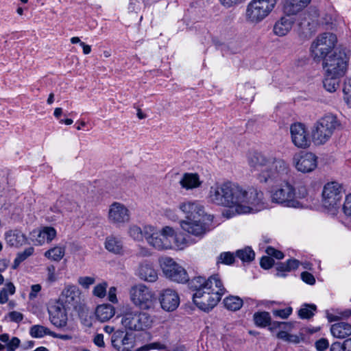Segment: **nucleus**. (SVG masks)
<instances>
[{"label": "nucleus", "mask_w": 351, "mask_h": 351, "mask_svg": "<svg viewBox=\"0 0 351 351\" xmlns=\"http://www.w3.org/2000/svg\"><path fill=\"white\" fill-rule=\"evenodd\" d=\"M41 290V286L39 284L33 285L31 287V291L29 294V299L32 300L36 298L37 293Z\"/></svg>", "instance_id": "nucleus-61"}, {"label": "nucleus", "mask_w": 351, "mask_h": 351, "mask_svg": "<svg viewBox=\"0 0 351 351\" xmlns=\"http://www.w3.org/2000/svg\"><path fill=\"white\" fill-rule=\"evenodd\" d=\"M292 313V308L288 307L283 309H278L273 311V315L282 319L287 318Z\"/></svg>", "instance_id": "nucleus-50"}, {"label": "nucleus", "mask_w": 351, "mask_h": 351, "mask_svg": "<svg viewBox=\"0 0 351 351\" xmlns=\"http://www.w3.org/2000/svg\"><path fill=\"white\" fill-rule=\"evenodd\" d=\"M9 317L12 322L19 323L23 319V315L18 311H12L9 313Z\"/></svg>", "instance_id": "nucleus-59"}, {"label": "nucleus", "mask_w": 351, "mask_h": 351, "mask_svg": "<svg viewBox=\"0 0 351 351\" xmlns=\"http://www.w3.org/2000/svg\"><path fill=\"white\" fill-rule=\"evenodd\" d=\"M340 315L339 317L337 316H332L329 317L330 321H335L337 320L339 318H348L351 316V309H346L345 311H343L339 313Z\"/></svg>", "instance_id": "nucleus-60"}, {"label": "nucleus", "mask_w": 351, "mask_h": 351, "mask_svg": "<svg viewBox=\"0 0 351 351\" xmlns=\"http://www.w3.org/2000/svg\"><path fill=\"white\" fill-rule=\"evenodd\" d=\"M116 291H117V289L114 287H110L109 289V291H108V299L112 303L117 302Z\"/></svg>", "instance_id": "nucleus-63"}, {"label": "nucleus", "mask_w": 351, "mask_h": 351, "mask_svg": "<svg viewBox=\"0 0 351 351\" xmlns=\"http://www.w3.org/2000/svg\"><path fill=\"white\" fill-rule=\"evenodd\" d=\"M178 208L185 215V219L180 221L182 229L195 237L202 238L208 230L205 221L213 220L205 213L204 205L197 200L185 201L180 203Z\"/></svg>", "instance_id": "nucleus-3"}, {"label": "nucleus", "mask_w": 351, "mask_h": 351, "mask_svg": "<svg viewBox=\"0 0 351 351\" xmlns=\"http://www.w3.org/2000/svg\"><path fill=\"white\" fill-rule=\"evenodd\" d=\"M302 280L306 284L313 285L315 283V278L313 274L308 271H304L301 274Z\"/></svg>", "instance_id": "nucleus-55"}, {"label": "nucleus", "mask_w": 351, "mask_h": 351, "mask_svg": "<svg viewBox=\"0 0 351 351\" xmlns=\"http://www.w3.org/2000/svg\"><path fill=\"white\" fill-rule=\"evenodd\" d=\"M343 197L342 186L338 182L326 184L322 191V206L331 214H335L339 208Z\"/></svg>", "instance_id": "nucleus-9"}, {"label": "nucleus", "mask_w": 351, "mask_h": 351, "mask_svg": "<svg viewBox=\"0 0 351 351\" xmlns=\"http://www.w3.org/2000/svg\"><path fill=\"white\" fill-rule=\"evenodd\" d=\"M105 248L110 253L117 255H122L124 252L122 240L116 236L110 235L106 237Z\"/></svg>", "instance_id": "nucleus-27"}, {"label": "nucleus", "mask_w": 351, "mask_h": 351, "mask_svg": "<svg viewBox=\"0 0 351 351\" xmlns=\"http://www.w3.org/2000/svg\"><path fill=\"white\" fill-rule=\"evenodd\" d=\"M317 311V306L315 304H304L298 311V316L302 319H308L314 316Z\"/></svg>", "instance_id": "nucleus-36"}, {"label": "nucleus", "mask_w": 351, "mask_h": 351, "mask_svg": "<svg viewBox=\"0 0 351 351\" xmlns=\"http://www.w3.org/2000/svg\"><path fill=\"white\" fill-rule=\"evenodd\" d=\"M56 280V268L53 265H50L47 267V280L50 282H54Z\"/></svg>", "instance_id": "nucleus-58"}, {"label": "nucleus", "mask_w": 351, "mask_h": 351, "mask_svg": "<svg viewBox=\"0 0 351 351\" xmlns=\"http://www.w3.org/2000/svg\"><path fill=\"white\" fill-rule=\"evenodd\" d=\"M276 0H252L246 9V21L258 23L266 18L274 8Z\"/></svg>", "instance_id": "nucleus-10"}, {"label": "nucleus", "mask_w": 351, "mask_h": 351, "mask_svg": "<svg viewBox=\"0 0 351 351\" xmlns=\"http://www.w3.org/2000/svg\"><path fill=\"white\" fill-rule=\"evenodd\" d=\"M5 240L10 247L18 248L26 243L27 238L21 230L14 229L5 233Z\"/></svg>", "instance_id": "nucleus-24"}, {"label": "nucleus", "mask_w": 351, "mask_h": 351, "mask_svg": "<svg viewBox=\"0 0 351 351\" xmlns=\"http://www.w3.org/2000/svg\"><path fill=\"white\" fill-rule=\"evenodd\" d=\"M77 282L83 288L88 289L90 285L95 282V278L90 276H82L78 278Z\"/></svg>", "instance_id": "nucleus-47"}, {"label": "nucleus", "mask_w": 351, "mask_h": 351, "mask_svg": "<svg viewBox=\"0 0 351 351\" xmlns=\"http://www.w3.org/2000/svg\"><path fill=\"white\" fill-rule=\"evenodd\" d=\"M317 156L312 152L300 151L293 155V164L302 173H310L317 166Z\"/></svg>", "instance_id": "nucleus-15"}, {"label": "nucleus", "mask_w": 351, "mask_h": 351, "mask_svg": "<svg viewBox=\"0 0 351 351\" xmlns=\"http://www.w3.org/2000/svg\"><path fill=\"white\" fill-rule=\"evenodd\" d=\"M300 262L296 259H289L285 263H280L276 266V276L279 277H285L287 272L295 270L298 268Z\"/></svg>", "instance_id": "nucleus-30"}, {"label": "nucleus", "mask_w": 351, "mask_h": 351, "mask_svg": "<svg viewBox=\"0 0 351 351\" xmlns=\"http://www.w3.org/2000/svg\"><path fill=\"white\" fill-rule=\"evenodd\" d=\"M130 298L134 306L143 310L152 308L156 300L154 292L143 284L136 285L131 287Z\"/></svg>", "instance_id": "nucleus-11"}, {"label": "nucleus", "mask_w": 351, "mask_h": 351, "mask_svg": "<svg viewBox=\"0 0 351 351\" xmlns=\"http://www.w3.org/2000/svg\"><path fill=\"white\" fill-rule=\"evenodd\" d=\"M293 23V20L289 15L282 16L274 25V34L278 36L287 35L291 29Z\"/></svg>", "instance_id": "nucleus-26"}, {"label": "nucleus", "mask_w": 351, "mask_h": 351, "mask_svg": "<svg viewBox=\"0 0 351 351\" xmlns=\"http://www.w3.org/2000/svg\"><path fill=\"white\" fill-rule=\"evenodd\" d=\"M51 330L41 325H34L29 329V334L34 338H42L45 335H49Z\"/></svg>", "instance_id": "nucleus-38"}, {"label": "nucleus", "mask_w": 351, "mask_h": 351, "mask_svg": "<svg viewBox=\"0 0 351 351\" xmlns=\"http://www.w3.org/2000/svg\"><path fill=\"white\" fill-rule=\"evenodd\" d=\"M65 247L56 246L45 252V256L53 261H60L64 256Z\"/></svg>", "instance_id": "nucleus-34"}, {"label": "nucleus", "mask_w": 351, "mask_h": 351, "mask_svg": "<svg viewBox=\"0 0 351 351\" xmlns=\"http://www.w3.org/2000/svg\"><path fill=\"white\" fill-rule=\"evenodd\" d=\"M226 292L221 279L216 280L211 289L195 293L193 295V300L199 308L204 311H209L218 304Z\"/></svg>", "instance_id": "nucleus-4"}, {"label": "nucleus", "mask_w": 351, "mask_h": 351, "mask_svg": "<svg viewBox=\"0 0 351 351\" xmlns=\"http://www.w3.org/2000/svg\"><path fill=\"white\" fill-rule=\"evenodd\" d=\"M34 252V249L32 247L26 248L24 251L19 252L16 256H18L21 261H24L29 256H32Z\"/></svg>", "instance_id": "nucleus-56"}, {"label": "nucleus", "mask_w": 351, "mask_h": 351, "mask_svg": "<svg viewBox=\"0 0 351 351\" xmlns=\"http://www.w3.org/2000/svg\"><path fill=\"white\" fill-rule=\"evenodd\" d=\"M56 230L53 227L45 226L41 230L32 232L33 241L36 245H42L45 243H50L56 236Z\"/></svg>", "instance_id": "nucleus-22"}, {"label": "nucleus", "mask_w": 351, "mask_h": 351, "mask_svg": "<svg viewBox=\"0 0 351 351\" xmlns=\"http://www.w3.org/2000/svg\"><path fill=\"white\" fill-rule=\"evenodd\" d=\"M269 328L271 331H274L277 328L285 329L288 330H291L293 328V324L291 322H273L270 321V323L268 324Z\"/></svg>", "instance_id": "nucleus-41"}, {"label": "nucleus", "mask_w": 351, "mask_h": 351, "mask_svg": "<svg viewBox=\"0 0 351 351\" xmlns=\"http://www.w3.org/2000/svg\"><path fill=\"white\" fill-rule=\"evenodd\" d=\"M323 60V69L328 76L345 75L349 61V56L345 49L335 51Z\"/></svg>", "instance_id": "nucleus-6"}, {"label": "nucleus", "mask_w": 351, "mask_h": 351, "mask_svg": "<svg viewBox=\"0 0 351 351\" xmlns=\"http://www.w3.org/2000/svg\"><path fill=\"white\" fill-rule=\"evenodd\" d=\"M234 261V254L230 252H222L218 256L217 264L231 265Z\"/></svg>", "instance_id": "nucleus-42"}, {"label": "nucleus", "mask_w": 351, "mask_h": 351, "mask_svg": "<svg viewBox=\"0 0 351 351\" xmlns=\"http://www.w3.org/2000/svg\"><path fill=\"white\" fill-rule=\"evenodd\" d=\"M293 143L299 148H306L311 145L308 132L303 123H295L290 127Z\"/></svg>", "instance_id": "nucleus-17"}, {"label": "nucleus", "mask_w": 351, "mask_h": 351, "mask_svg": "<svg viewBox=\"0 0 351 351\" xmlns=\"http://www.w3.org/2000/svg\"><path fill=\"white\" fill-rule=\"evenodd\" d=\"M136 275L142 280L149 282H154L158 279L157 271L154 268L152 264L146 261L139 264Z\"/></svg>", "instance_id": "nucleus-23"}, {"label": "nucleus", "mask_w": 351, "mask_h": 351, "mask_svg": "<svg viewBox=\"0 0 351 351\" xmlns=\"http://www.w3.org/2000/svg\"><path fill=\"white\" fill-rule=\"evenodd\" d=\"M237 256L243 262H250L254 260L255 253L251 247H247L243 250H237Z\"/></svg>", "instance_id": "nucleus-39"}, {"label": "nucleus", "mask_w": 351, "mask_h": 351, "mask_svg": "<svg viewBox=\"0 0 351 351\" xmlns=\"http://www.w3.org/2000/svg\"><path fill=\"white\" fill-rule=\"evenodd\" d=\"M311 0H285L284 12L289 15H296L311 3Z\"/></svg>", "instance_id": "nucleus-25"}, {"label": "nucleus", "mask_w": 351, "mask_h": 351, "mask_svg": "<svg viewBox=\"0 0 351 351\" xmlns=\"http://www.w3.org/2000/svg\"><path fill=\"white\" fill-rule=\"evenodd\" d=\"M122 325L131 330H143L152 327L154 319L147 313L130 309L121 316Z\"/></svg>", "instance_id": "nucleus-7"}, {"label": "nucleus", "mask_w": 351, "mask_h": 351, "mask_svg": "<svg viewBox=\"0 0 351 351\" xmlns=\"http://www.w3.org/2000/svg\"><path fill=\"white\" fill-rule=\"evenodd\" d=\"M151 349H156L159 350H166L167 346L160 342H154L147 345H145L141 348H138L137 351H147Z\"/></svg>", "instance_id": "nucleus-46"}, {"label": "nucleus", "mask_w": 351, "mask_h": 351, "mask_svg": "<svg viewBox=\"0 0 351 351\" xmlns=\"http://www.w3.org/2000/svg\"><path fill=\"white\" fill-rule=\"evenodd\" d=\"M254 320L256 326L265 327L268 326L271 321V316L268 312H258L254 315Z\"/></svg>", "instance_id": "nucleus-37"}, {"label": "nucleus", "mask_w": 351, "mask_h": 351, "mask_svg": "<svg viewBox=\"0 0 351 351\" xmlns=\"http://www.w3.org/2000/svg\"><path fill=\"white\" fill-rule=\"evenodd\" d=\"M115 313V309L111 304L99 305L95 311V315L97 319L101 322H105L110 319Z\"/></svg>", "instance_id": "nucleus-29"}, {"label": "nucleus", "mask_w": 351, "mask_h": 351, "mask_svg": "<svg viewBox=\"0 0 351 351\" xmlns=\"http://www.w3.org/2000/svg\"><path fill=\"white\" fill-rule=\"evenodd\" d=\"M111 343L118 351H132L135 341L132 335L119 330L112 334Z\"/></svg>", "instance_id": "nucleus-18"}, {"label": "nucleus", "mask_w": 351, "mask_h": 351, "mask_svg": "<svg viewBox=\"0 0 351 351\" xmlns=\"http://www.w3.org/2000/svg\"><path fill=\"white\" fill-rule=\"evenodd\" d=\"M159 300L161 307L166 311H173L180 304V298L177 292L171 289H167L160 293Z\"/></svg>", "instance_id": "nucleus-19"}, {"label": "nucleus", "mask_w": 351, "mask_h": 351, "mask_svg": "<svg viewBox=\"0 0 351 351\" xmlns=\"http://www.w3.org/2000/svg\"><path fill=\"white\" fill-rule=\"evenodd\" d=\"M158 232L162 239L164 250L172 248L173 229L170 226H165Z\"/></svg>", "instance_id": "nucleus-32"}, {"label": "nucleus", "mask_w": 351, "mask_h": 351, "mask_svg": "<svg viewBox=\"0 0 351 351\" xmlns=\"http://www.w3.org/2000/svg\"><path fill=\"white\" fill-rule=\"evenodd\" d=\"M108 219L110 223L119 227L130 221V212L124 204L115 202L109 206Z\"/></svg>", "instance_id": "nucleus-16"}, {"label": "nucleus", "mask_w": 351, "mask_h": 351, "mask_svg": "<svg viewBox=\"0 0 351 351\" xmlns=\"http://www.w3.org/2000/svg\"><path fill=\"white\" fill-rule=\"evenodd\" d=\"M223 304L227 309L236 311L242 307L243 302L239 296L230 295L223 300Z\"/></svg>", "instance_id": "nucleus-33"}, {"label": "nucleus", "mask_w": 351, "mask_h": 351, "mask_svg": "<svg viewBox=\"0 0 351 351\" xmlns=\"http://www.w3.org/2000/svg\"><path fill=\"white\" fill-rule=\"evenodd\" d=\"M95 345L97 346L102 348L104 347V335L102 334H97L93 340Z\"/></svg>", "instance_id": "nucleus-64"}, {"label": "nucleus", "mask_w": 351, "mask_h": 351, "mask_svg": "<svg viewBox=\"0 0 351 351\" xmlns=\"http://www.w3.org/2000/svg\"><path fill=\"white\" fill-rule=\"evenodd\" d=\"M181 186L186 189L199 187L201 184L199 176L197 173H186L180 181Z\"/></svg>", "instance_id": "nucleus-31"}, {"label": "nucleus", "mask_w": 351, "mask_h": 351, "mask_svg": "<svg viewBox=\"0 0 351 351\" xmlns=\"http://www.w3.org/2000/svg\"><path fill=\"white\" fill-rule=\"evenodd\" d=\"M188 243L189 241L183 234L176 233L173 230V244L175 247L182 250L188 245Z\"/></svg>", "instance_id": "nucleus-40"}, {"label": "nucleus", "mask_w": 351, "mask_h": 351, "mask_svg": "<svg viewBox=\"0 0 351 351\" xmlns=\"http://www.w3.org/2000/svg\"><path fill=\"white\" fill-rule=\"evenodd\" d=\"M339 125L340 123L337 118L332 114H327L320 118L315 123L312 130L314 143L316 145L326 143Z\"/></svg>", "instance_id": "nucleus-5"}, {"label": "nucleus", "mask_w": 351, "mask_h": 351, "mask_svg": "<svg viewBox=\"0 0 351 351\" xmlns=\"http://www.w3.org/2000/svg\"><path fill=\"white\" fill-rule=\"evenodd\" d=\"M337 41V36L332 33L319 34L311 46V54L313 60L320 61L327 58L328 53L335 48Z\"/></svg>", "instance_id": "nucleus-8"}, {"label": "nucleus", "mask_w": 351, "mask_h": 351, "mask_svg": "<svg viewBox=\"0 0 351 351\" xmlns=\"http://www.w3.org/2000/svg\"><path fill=\"white\" fill-rule=\"evenodd\" d=\"M250 167L260 171L258 179L262 183L276 182L285 179L290 171L289 165L280 158L255 153L249 160Z\"/></svg>", "instance_id": "nucleus-2"}, {"label": "nucleus", "mask_w": 351, "mask_h": 351, "mask_svg": "<svg viewBox=\"0 0 351 351\" xmlns=\"http://www.w3.org/2000/svg\"><path fill=\"white\" fill-rule=\"evenodd\" d=\"M341 76H328L325 73V77L323 81L324 88L330 93L335 92L339 86V78Z\"/></svg>", "instance_id": "nucleus-35"}, {"label": "nucleus", "mask_w": 351, "mask_h": 351, "mask_svg": "<svg viewBox=\"0 0 351 351\" xmlns=\"http://www.w3.org/2000/svg\"><path fill=\"white\" fill-rule=\"evenodd\" d=\"M21 341L16 337H13L5 346L6 351H15L20 346Z\"/></svg>", "instance_id": "nucleus-49"}, {"label": "nucleus", "mask_w": 351, "mask_h": 351, "mask_svg": "<svg viewBox=\"0 0 351 351\" xmlns=\"http://www.w3.org/2000/svg\"><path fill=\"white\" fill-rule=\"evenodd\" d=\"M263 193L254 187L243 189L237 183L217 182L210 187L208 200L217 206L234 208L237 214L251 213L262 203Z\"/></svg>", "instance_id": "nucleus-1"}, {"label": "nucleus", "mask_w": 351, "mask_h": 351, "mask_svg": "<svg viewBox=\"0 0 351 351\" xmlns=\"http://www.w3.org/2000/svg\"><path fill=\"white\" fill-rule=\"evenodd\" d=\"M271 200L287 207L298 208L300 205L296 199L295 187L288 182L280 184L272 192Z\"/></svg>", "instance_id": "nucleus-12"}, {"label": "nucleus", "mask_w": 351, "mask_h": 351, "mask_svg": "<svg viewBox=\"0 0 351 351\" xmlns=\"http://www.w3.org/2000/svg\"><path fill=\"white\" fill-rule=\"evenodd\" d=\"M219 1L226 8H230L242 2L241 0H219Z\"/></svg>", "instance_id": "nucleus-62"}, {"label": "nucleus", "mask_w": 351, "mask_h": 351, "mask_svg": "<svg viewBox=\"0 0 351 351\" xmlns=\"http://www.w3.org/2000/svg\"><path fill=\"white\" fill-rule=\"evenodd\" d=\"M149 244L158 250H164L162 239H161V237H160L158 232L151 239Z\"/></svg>", "instance_id": "nucleus-48"}, {"label": "nucleus", "mask_w": 351, "mask_h": 351, "mask_svg": "<svg viewBox=\"0 0 351 351\" xmlns=\"http://www.w3.org/2000/svg\"><path fill=\"white\" fill-rule=\"evenodd\" d=\"M158 233L156 228L150 225H146L143 227V238L146 239L149 243L151 239Z\"/></svg>", "instance_id": "nucleus-44"}, {"label": "nucleus", "mask_w": 351, "mask_h": 351, "mask_svg": "<svg viewBox=\"0 0 351 351\" xmlns=\"http://www.w3.org/2000/svg\"><path fill=\"white\" fill-rule=\"evenodd\" d=\"M274 263V261L270 256H263L260 262L261 267L265 269L271 268Z\"/></svg>", "instance_id": "nucleus-52"}, {"label": "nucleus", "mask_w": 351, "mask_h": 351, "mask_svg": "<svg viewBox=\"0 0 351 351\" xmlns=\"http://www.w3.org/2000/svg\"><path fill=\"white\" fill-rule=\"evenodd\" d=\"M80 289L74 285H66L62 289L57 302L68 309L80 311L84 305Z\"/></svg>", "instance_id": "nucleus-13"}, {"label": "nucleus", "mask_w": 351, "mask_h": 351, "mask_svg": "<svg viewBox=\"0 0 351 351\" xmlns=\"http://www.w3.org/2000/svg\"><path fill=\"white\" fill-rule=\"evenodd\" d=\"M343 93L345 101L351 108V78L345 82Z\"/></svg>", "instance_id": "nucleus-45"}, {"label": "nucleus", "mask_w": 351, "mask_h": 351, "mask_svg": "<svg viewBox=\"0 0 351 351\" xmlns=\"http://www.w3.org/2000/svg\"><path fill=\"white\" fill-rule=\"evenodd\" d=\"M128 234L136 241H141L143 239V230L136 225H132L130 226Z\"/></svg>", "instance_id": "nucleus-43"}, {"label": "nucleus", "mask_w": 351, "mask_h": 351, "mask_svg": "<svg viewBox=\"0 0 351 351\" xmlns=\"http://www.w3.org/2000/svg\"><path fill=\"white\" fill-rule=\"evenodd\" d=\"M315 346L317 351H324L328 348L329 343L326 339L322 338L315 342Z\"/></svg>", "instance_id": "nucleus-54"}, {"label": "nucleus", "mask_w": 351, "mask_h": 351, "mask_svg": "<svg viewBox=\"0 0 351 351\" xmlns=\"http://www.w3.org/2000/svg\"><path fill=\"white\" fill-rule=\"evenodd\" d=\"M67 308L58 302L51 306L49 310V318L51 324L58 328H63L67 324Z\"/></svg>", "instance_id": "nucleus-20"}, {"label": "nucleus", "mask_w": 351, "mask_h": 351, "mask_svg": "<svg viewBox=\"0 0 351 351\" xmlns=\"http://www.w3.org/2000/svg\"><path fill=\"white\" fill-rule=\"evenodd\" d=\"M330 332L335 338H346L351 335V324L346 322L334 324L330 328Z\"/></svg>", "instance_id": "nucleus-28"}, {"label": "nucleus", "mask_w": 351, "mask_h": 351, "mask_svg": "<svg viewBox=\"0 0 351 351\" xmlns=\"http://www.w3.org/2000/svg\"><path fill=\"white\" fill-rule=\"evenodd\" d=\"M266 253L269 256L275 257L278 260L282 259L284 258V254L282 252L277 250L272 247H267L266 249Z\"/></svg>", "instance_id": "nucleus-53"}, {"label": "nucleus", "mask_w": 351, "mask_h": 351, "mask_svg": "<svg viewBox=\"0 0 351 351\" xmlns=\"http://www.w3.org/2000/svg\"><path fill=\"white\" fill-rule=\"evenodd\" d=\"M216 280H221L219 274L210 276L208 279L202 276H197L190 280L189 286L191 289L197 293L199 291L203 292L205 290L211 289V287L215 284Z\"/></svg>", "instance_id": "nucleus-21"}, {"label": "nucleus", "mask_w": 351, "mask_h": 351, "mask_svg": "<svg viewBox=\"0 0 351 351\" xmlns=\"http://www.w3.org/2000/svg\"><path fill=\"white\" fill-rule=\"evenodd\" d=\"M106 283L97 285L93 289V294L99 298H104L106 295Z\"/></svg>", "instance_id": "nucleus-51"}, {"label": "nucleus", "mask_w": 351, "mask_h": 351, "mask_svg": "<svg viewBox=\"0 0 351 351\" xmlns=\"http://www.w3.org/2000/svg\"><path fill=\"white\" fill-rule=\"evenodd\" d=\"M160 263L162 271L167 278L178 283H184L189 280L186 270L171 258H162Z\"/></svg>", "instance_id": "nucleus-14"}, {"label": "nucleus", "mask_w": 351, "mask_h": 351, "mask_svg": "<svg viewBox=\"0 0 351 351\" xmlns=\"http://www.w3.org/2000/svg\"><path fill=\"white\" fill-rule=\"evenodd\" d=\"M343 210L346 215L351 217V193L346 196Z\"/></svg>", "instance_id": "nucleus-57"}]
</instances>
